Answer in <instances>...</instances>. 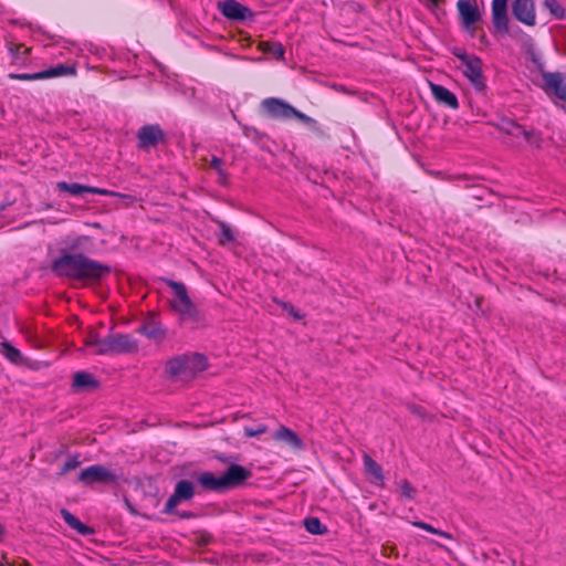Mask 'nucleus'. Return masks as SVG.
Wrapping results in <instances>:
<instances>
[{"instance_id":"nucleus-1","label":"nucleus","mask_w":566,"mask_h":566,"mask_svg":"<svg viewBox=\"0 0 566 566\" xmlns=\"http://www.w3.org/2000/svg\"><path fill=\"white\" fill-rule=\"evenodd\" d=\"M50 271L60 279L82 283H99L111 274L112 268L84 253H60L51 262Z\"/></svg>"},{"instance_id":"nucleus-2","label":"nucleus","mask_w":566,"mask_h":566,"mask_svg":"<svg viewBox=\"0 0 566 566\" xmlns=\"http://www.w3.org/2000/svg\"><path fill=\"white\" fill-rule=\"evenodd\" d=\"M251 475L252 472L249 469L239 464H231L220 476L206 471L197 476V481L206 491L222 493L243 485Z\"/></svg>"},{"instance_id":"nucleus-3","label":"nucleus","mask_w":566,"mask_h":566,"mask_svg":"<svg viewBox=\"0 0 566 566\" xmlns=\"http://www.w3.org/2000/svg\"><path fill=\"white\" fill-rule=\"evenodd\" d=\"M452 54L460 60L463 74L471 84L479 91L484 90L485 83L482 71V60L475 54H469L462 48H453Z\"/></svg>"},{"instance_id":"nucleus-4","label":"nucleus","mask_w":566,"mask_h":566,"mask_svg":"<svg viewBox=\"0 0 566 566\" xmlns=\"http://www.w3.org/2000/svg\"><path fill=\"white\" fill-rule=\"evenodd\" d=\"M122 481V474H117L103 464H93L83 469L77 475V482L92 488L95 484L118 485Z\"/></svg>"},{"instance_id":"nucleus-5","label":"nucleus","mask_w":566,"mask_h":566,"mask_svg":"<svg viewBox=\"0 0 566 566\" xmlns=\"http://www.w3.org/2000/svg\"><path fill=\"white\" fill-rule=\"evenodd\" d=\"M139 150L156 148L159 144L166 142V133L159 124H148L142 126L136 134Z\"/></svg>"},{"instance_id":"nucleus-6","label":"nucleus","mask_w":566,"mask_h":566,"mask_svg":"<svg viewBox=\"0 0 566 566\" xmlns=\"http://www.w3.org/2000/svg\"><path fill=\"white\" fill-rule=\"evenodd\" d=\"M217 8L224 18L233 22L252 21L255 17V13L249 7L237 0L219 1Z\"/></svg>"},{"instance_id":"nucleus-7","label":"nucleus","mask_w":566,"mask_h":566,"mask_svg":"<svg viewBox=\"0 0 566 566\" xmlns=\"http://www.w3.org/2000/svg\"><path fill=\"white\" fill-rule=\"evenodd\" d=\"M261 108L272 119L286 120L292 118L294 106L279 97H269L261 102Z\"/></svg>"},{"instance_id":"nucleus-8","label":"nucleus","mask_w":566,"mask_h":566,"mask_svg":"<svg viewBox=\"0 0 566 566\" xmlns=\"http://www.w3.org/2000/svg\"><path fill=\"white\" fill-rule=\"evenodd\" d=\"M458 11L464 30L474 33V25L481 19L476 0H458Z\"/></svg>"},{"instance_id":"nucleus-9","label":"nucleus","mask_w":566,"mask_h":566,"mask_svg":"<svg viewBox=\"0 0 566 566\" xmlns=\"http://www.w3.org/2000/svg\"><path fill=\"white\" fill-rule=\"evenodd\" d=\"M57 189L62 192H69L70 195L74 197H83L85 193H92V195H101V196H117V197H124L123 195L111 191L104 188L98 187H92L81 184H69L66 181H60L56 185Z\"/></svg>"},{"instance_id":"nucleus-10","label":"nucleus","mask_w":566,"mask_h":566,"mask_svg":"<svg viewBox=\"0 0 566 566\" xmlns=\"http://www.w3.org/2000/svg\"><path fill=\"white\" fill-rule=\"evenodd\" d=\"M512 13L517 21L527 27L536 24L535 3L533 0H514Z\"/></svg>"},{"instance_id":"nucleus-11","label":"nucleus","mask_w":566,"mask_h":566,"mask_svg":"<svg viewBox=\"0 0 566 566\" xmlns=\"http://www.w3.org/2000/svg\"><path fill=\"white\" fill-rule=\"evenodd\" d=\"M176 312L179 314V319L184 324H189L191 328H198L207 325L205 313L199 310L192 302L190 305L178 306Z\"/></svg>"},{"instance_id":"nucleus-12","label":"nucleus","mask_w":566,"mask_h":566,"mask_svg":"<svg viewBox=\"0 0 566 566\" xmlns=\"http://www.w3.org/2000/svg\"><path fill=\"white\" fill-rule=\"evenodd\" d=\"M137 333L146 336L148 339L160 344L167 337V329L157 319L155 315L149 316L138 328Z\"/></svg>"},{"instance_id":"nucleus-13","label":"nucleus","mask_w":566,"mask_h":566,"mask_svg":"<svg viewBox=\"0 0 566 566\" xmlns=\"http://www.w3.org/2000/svg\"><path fill=\"white\" fill-rule=\"evenodd\" d=\"M492 23L500 33L509 32L507 0H492L491 4Z\"/></svg>"},{"instance_id":"nucleus-14","label":"nucleus","mask_w":566,"mask_h":566,"mask_svg":"<svg viewBox=\"0 0 566 566\" xmlns=\"http://www.w3.org/2000/svg\"><path fill=\"white\" fill-rule=\"evenodd\" d=\"M101 387L99 380L88 371H77L73 376L72 389L75 392H91Z\"/></svg>"},{"instance_id":"nucleus-15","label":"nucleus","mask_w":566,"mask_h":566,"mask_svg":"<svg viewBox=\"0 0 566 566\" xmlns=\"http://www.w3.org/2000/svg\"><path fill=\"white\" fill-rule=\"evenodd\" d=\"M166 371L170 378L190 376L189 374V355H178L167 361Z\"/></svg>"},{"instance_id":"nucleus-16","label":"nucleus","mask_w":566,"mask_h":566,"mask_svg":"<svg viewBox=\"0 0 566 566\" xmlns=\"http://www.w3.org/2000/svg\"><path fill=\"white\" fill-rule=\"evenodd\" d=\"M428 84L431 88L434 99L438 103L451 109H457L459 107L458 98L451 91L432 82H428Z\"/></svg>"},{"instance_id":"nucleus-17","label":"nucleus","mask_w":566,"mask_h":566,"mask_svg":"<svg viewBox=\"0 0 566 566\" xmlns=\"http://www.w3.org/2000/svg\"><path fill=\"white\" fill-rule=\"evenodd\" d=\"M115 355L134 354L138 352V342L128 334H113Z\"/></svg>"},{"instance_id":"nucleus-18","label":"nucleus","mask_w":566,"mask_h":566,"mask_svg":"<svg viewBox=\"0 0 566 566\" xmlns=\"http://www.w3.org/2000/svg\"><path fill=\"white\" fill-rule=\"evenodd\" d=\"M364 467L365 472L368 476V480L370 483L384 486L385 484V476L382 472V468L380 464H378L369 454L365 453L364 457Z\"/></svg>"},{"instance_id":"nucleus-19","label":"nucleus","mask_w":566,"mask_h":566,"mask_svg":"<svg viewBox=\"0 0 566 566\" xmlns=\"http://www.w3.org/2000/svg\"><path fill=\"white\" fill-rule=\"evenodd\" d=\"M273 439L283 441L294 450H302L304 448V442L300 436L285 426H280V428L273 433Z\"/></svg>"},{"instance_id":"nucleus-20","label":"nucleus","mask_w":566,"mask_h":566,"mask_svg":"<svg viewBox=\"0 0 566 566\" xmlns=\"http://www.w3.org/2000/svg\"><path fill=\"white\" fill-rule=\"evenodd\" d=\"M544 82L548 88L559 98L566 102V83L560 73H545Z\"/></svg>"},{"instance_id":"nucleus-21","label":"nucleus","mask_w":566,"mask_h":566,"mask_svg":"<svg viewBox=\"0 0 566 566\" xmlns=\"http://www.w3.org/2000/svg\"><path fill=\"white\" fill-rule=\"evenodd\" d=\"M163 281L174 290L177 301L171 303V307L176 311L178 306L190 305L192 302L188 295L187 287L184 283L170 279H163Z\"/></svg>"},{"instance_id":"nucleus-22","label":"nucleus","mask_w":566,"mask_h":566,"mask_svg":"<svg viewBox=\"0 0 566 566\" xmlns=\"http://www.w3.org/2000/svg\"><path fill=\"white\" fill-rule=\"evenodd\" d=\"M61 515L64 520V522L73 530L77 531L78 534L83 536H88L94 534V530L82 523L76 516H74L70 511L66 509L61 510Z\"/></svg>"},{"instance_id":"nucleus-23","label":"nucleus","mask_w":566,"mask_h":566,"mask_svg":"<svg viewBox=\"0 0 566 566\" xmlns=\"http://www.w3.org/2000/svg\"><path fill=\"white\" fill-rule=\"evenodd\" d=\"M75 74H76L75 65H70V64H57V65H54L46 70L41 71L42 80L60 77V76H70V75H75Z\"/></svg>"},{"instance_id":"nucleus-24","label":"nucleus","mask_w":566,"mask_h":566,"mask_svg":"<svg viewBox=\"0 0 566 566\" xmlns=\"http://www.w3.org/2000/svg\"><path fill=\"white\" fill-rule=\"evenodd\" d=\"M427 533L434 534L439 537L438 539L427 538V547L428 546H438V547L449 551V547L446 544V542H451L453 539L452 535L450 533L439 531L429 524H427Z\"/></svg>"},{"instance_id":"nucleus-25","label":"nucleus","mask_w":566,"mask_h":566,"mask_svg":"<svg viewBox=\"0 0 566 566\" xmlns=\"http://www.w3.org/2000/svg\"><path fill=\"white\" fill-rule=\"evenodd\" d=\"M208 366L207 357L202 354L195 353L189 355V374L190 376L196 373L203 371Z\"/></svg>"},{"instance_id":"nucleus-26","label":"nucleus","mask_w":566,"mask_h":566,"mask_svg":"<svg viewBox=\"0 0 566 566\" xmlns=\"http://www.w3.org/2000/svg\"><path fill=\"white\" fill-rule=\"evenodd\" d=\"M182 501L191 500L195 495L193 484L189 480L177 482L174 491Z\"/></svg>"},{"instance_id":"nucleus-27","label":"nucleus","mask_w":566,"mask_h":566,"mask_svg":"<svg viewBox=\"0 0 566 566\" xmlns=\"http://www.w3.org/2000/svg\"><path fill=\"white\" fill-rule=\"evenodd\" d=\"M1 353L8 360L13 364H19L22 361L21 352L8 340H3L1 343Z\"/></svg>"},{"instance_id":"nucleus-28","label":"nucleus","mask_w":566,"mask_h":566,"mask_svg":"<svg viewBox=\"0 0 566 566\" xmlns=\"http://www.w3.org/2000/svg\"><path fill=\"white\" fill-rule=\"evenodd\" d=\"M90 241V237L78 235L66 243V245L60 250V253H83L81 250L84 243Z\"/></svg>"},{"instance_id":"nucleus-29","label":"nucleus","mask_w":566,"mask_h":566,"mask_svg":"<svg viewBox=\"0 0 566 566\" xmlns=\"http://www.w3.org/2000/svg\"><path fill=\"white\" fill-rule=\"evenodd\" d=\"M543 6L557 20L566 17V9L560 0H544Z\"/></svg>"},{"instance_id":"nucleus-30","label":"nucleus","mask_w":566,"mask_h":566,"mask_svg":"<svg viewBox=\"0 0 566 566\" xmlns=\"http://www.w3.org/2000/svg\"><path fill=\"white\" fill-rule=\"evenodd\" d=\"M305 530L314 535H323L327 533V527L322 524L318 517L310 516L304 520Z\"/></svg>"},{"instance_id":"nucleus-31","label":"nucleus","mask_w":566,"mask_h":566,"mask_svg":"<svg viewBox=\"0 0 566 566\" xmlns=\"http://www.w3.org/2000/svg\"><path fill=\"white\" fill-rule=\"evenodd\" d=\"M81 463H82L81 454L80 453H75L72 457H70L69 459H66V461L63 463L61 469L56 472V475L60 476V478L64 476L70 471H73V470L77 469L81 465Z\"/></svg>"},{"instance_id":"nucleus-32","label":"nucleus","mask_w":566,"mask_h":566,"mask_svg":"<svg viewBox=\"0 0 566 566\" xmlns=\"http://www.w3.org/2000/svg\"><path fill=\"white\" fill-rule=\"evenodd\" d=\"M220 233L218 235V242L221 245L233 242L235 240L232 229L224 221H218Z\"/></svg>"},{"instance_id":"nucleus-33","label":"nucleus","mask_w":566,"mask_h":566,"mask_svg":"<svg viewBox=\"0 0 566 566\" xmlns=\"http://www.w3.org/2000/svg\"><path fill=\"white\" fill-rule=\"evenodd\" d=\"M210 167L217 171L219 175V182L221 185H226L228 181L229 175L223 169V160L219 157L212 156L210 160Z\"/></svg>"},{"instance_id":"nucleus-34","label":"nucleus","mask_w":566,"mask_h":566,"mask_svg":"<svg viewBox=\"0 0 566 566\" xmlns=\"http://www.w3.org/2000/svg\"><path fill=\"white\" fill-rule=\"evenodd\" d=\"M96 354L97 355L115 354L113 334L108 335L107 337L99 340L98 347L96 349Z\"/></svg>"},{"instance_id":"nucleus-35","label":"nucleus","mask_w":566,"mask_h":566,"mask_svg":"<svg viewBox=\"0 0 566 566\" xmlns=\"http://www.w3.org/2000/svg\"><path fill=\"white\" fill-rule=\"evenodd\" d=\"M264 51L277 59H283L285 49L280 42H265L263 43Z\"/></svg>"},{"instance_id":"nucleus-36","label":"nucleus","mask_w":566,"mask_h":566,"mask_svg":"<svg viewBox=\"0 0 566 566\" xmlns=\"http://www.w3.org/2000/svg\"><path fill=\"white\" fill-rule=\"evenodd\" d=\"M243 135L254 142H260L266 137L265 133L260 132L258 128L253 126H243Z\"/></svg>"},{"instance_id":"nucleus-37","label":"nucleus","mask_w":566,"mask_h":566,"mask_svg":"<svg viewBox=\"0 0 566 566\" xmlns=\"http://www.w3.org/2000/svg\"><path fill=\"white\" fill-rule=\"evenodd\" d=\"M182 500L174 492L172 495L169 496V499L167 500L166 502V505H165V509H164V513L166 514H174L177 510V505L181 502Z\"/></svg>"},{"instance_id":"nucleus-38","label":"nucleus","mask_w":566,"mask_h":566,"mask_svg":"<svg viewBox=\"0 0 566 566\" xmlns=\"http://www.w3.org/2000/svg\"><path fill=\"white\" fill-rule=\"evenodd\" d=\"M10 78L19 80V81H35L42 80L41 71L35 73H11L9 74Z\"/></svg>"},{"instance_id":"nucleus-39","label":"nucleus","mask_w":566,"mask_h":566,"mask_svg":"<svg viewBox=\"0 0 566 566\" xmlns=\"http://www.w3.org/2000/svg\"><path fill=\"white\" fill-rule=\"evenodd\" d=\"M266 431H268V426L261 423V424H259L255 428L245 427L244 428V436L248 437V438L259 437V436L265 433Z\"/></svg>"},{"instance_id":"nucleus-40","label":"nucleus","mask_w":566,"mask_h":566,"mask_svg":"<svg viewBox=\"0 0 566 566\" xmlns=\"http://www.w3.org/2000/svg\"><path fill=\"white\" fill-rule=\"evenodd\" d=\"M276 303L290 315H292L295 319L302 318V315L300 314L298 310H296L292 303L283 301H276Z\"/></svg>"},{"instance_id":"nucleus-41","label":"nucleus","mask_w":566,"mask_h":566,"mask_svg":"<svg viewBox=\"0 0 566 566\" xmlns=\"http://www.w3.org/2000/svg\"><path fill=\"white\" fill-rule=\"evenodd\" d=\"M292 118H296L306 125H316V120L294 107Z\"/></svg>"},{"instance_id":"nucleus-42","label":"nucleus","mask_w":566,"mask_h":566,"mask_svg":"<svg viewBox=\"0 0 566 566\" xmlns=\"http://www.w3.org/2000/svg\"><path fill=\"white\" fill-rule=\"evenodd\" d=\"M415 489L412 488V485L408 482V481H405L402 486H401V493L403 496L408 497V499H411L413 496V493H415Z\"/></svg>"},{"instance_id":"nucleus-43","label":"nucleus","mask_w":566,"mask_h":566,"mask_svg":"<svg viewBox=\"0 0 566 566\" xmlns=\"http://www.w3.org/2000/svg\"><path fill=\"white\" fill-rule=\"evenodd\" d=\"M511 126L517 130V136L522 135L526 140H531V136L533 135V132H528L524 129L522 126L517 125L516 123H511Z\"/></svg>"},{"instance_id":"nucleus-44","label":"nucleus","mask_w":566,"mask_h":566,"mask_svg":"<svg viewBox=\"0 0 566 566\" xmlns=\"http://www.w3.org/2000/svg\"><path fill=\"white\" fill-rule=\"evenodd\" d=\"M101 338L98 337V335L94 332L90 333L86 340H85V344L87 346H94V347H98V343H99Z\"/></svg>"},{"instance_id":"nucleus-45","label":"nucleus","mask_w":566,"mask_h":566,"mask_svg":"<svg viewBox=\"0 0 566 566\" xmlns=\"http://www.w3.org/2000/svg\"><path fill=\"white\" fill-rule=\"evenodd\" d=\"M175 515H177L179 518H182V520H190V518H195L196 517V514L190 512V511H176L174 513Z\"/></svg>"},{"instance_id":"nucleus-46","label":"nucleus","mask_w":566,"mask_h":566,"mask_svg":"<svg viewBox=\"0 0 566 566\" xmlns=\"http://www.w3.org/2000/svg\"><path fill=\"white\" fill-rule=\"evenodd\" d=\"M126 505L129 510V512L133 514V515H137V511L135 510V507L130 504V502L128 500H126Z\"/></svg>"},{"instance_id":"nucleus-47","label":"nucleus","mask_w":566,"mask_h":566,"mask_svg":"<svg viewBox=\"0 0 566 566\" xmlns=\"http://www.w3.org/2000/svg\"><path fill=\"white\" fill-rule=\"evenodd\" d=\"M509 126L510 127L506 128V132L513 136H517V130L511 126V123H509Z\"/></svg>"},{"instance_id":"nucleus-48","label":"nucleus","mask_w":566,"mask_h":566,"mask_svg":"<svg viewBox=\"0 0 566 566\" xmlns=\"http://www.w3.org/2000/svg\"><path fill=\"white\" fill-rule=\"evenodd\" d=\"M66 451V447L62 446L60 450L56 451L55 457L59 458L60 455L64 454Z\"/></svg>"},{"instance_id":"nucleus-49","label":"nucleus","mask_w":566,"mask_h":566,"mask_svg":"<svg viewBox=\"0 0 566 566\" xmlns=\"http://www.w3.org/2000/svg\"><path fill=\"white\" fill-rule=\"evenodd\" d=\"M441 0H427V4L428 3H432L436 8H438V3H440Z\"/></svg>"},{"instance_id":"nucleus-50","label":"nucleus","mask_w":566,"mask_h":566,"mask_svg":"<svg viewBox=\"0 0 566 566\" xmlns=\"http://www.w3.org/2000/svg\"><path fill=\"white\" fill-rule=\"evenodd\" d=\"M410 410L415 413H420V407H417V406H411L410 407Z\"/></svg>"},{"instance_id":"nucleus-51","label":"nucleus","mask_w":566,"mask_h":566,"mask_svg":"<svg viewBox=\"0 0 566 566\" xmlns=\"http://www.w3.org/2000/svg\"><path fill=\"white\" fill-rule=\"evenodd\" d=\"M413 525H415V526H418V527H420V528H424V522H421V521H419V522H415V523H413Z\"/></svg>"},{"instance_id":"nucleus-52","label":"nucleus","mask_w":566,"mask_h":566,"mask_svg":"<svg viewBox=\"0 0 566 566\" xmlns=\"http://www.w3.org/2000/svg\"><path fill=\"white\" fill-rule=\"evenodd\" d=\"M429 4H430V9H431V11H433V12H434V11H436L434 9H437V8H436L432 3H429Z\"/></svg>"},{"instance_id":"nucleus-53","label":"nucleus","mask_w":566,"mask_h":566,"mask_svg":"<svg viewBox=\"0 0 566 566\" xmlns=\"http://www.w3.org/2000/svg\"><path fill=\"white\" fill-rule=\"evenodd\" d=\"M25 566H29V565H25Z\"/></svg>"}]
</instances>
